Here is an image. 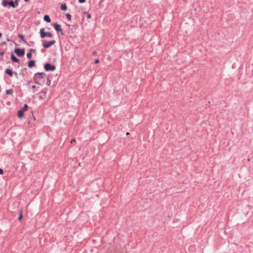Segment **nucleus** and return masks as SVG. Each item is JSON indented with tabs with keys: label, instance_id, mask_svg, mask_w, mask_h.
<instances>
[{
	"label": "nucleus",
	"instance_id": "f257e3e1",
	"mask_svg": "<svg viewBox=\"0 0 253 253\" xmlns=\"http://www.w3.org/2000/svg\"><path fill=\"white\" fill-rule=\"evenodd\" d=\"M46 78V75L43 72H38L34 74V80L35 82L39 84H43L44 82V79Z\"/></svg>",
	"mask_w": 253,
	"mask_h": 253
},
{
	"label": "nucleus",
	"instance_id": "f03ea898",
	"mask_svg": "<svg viewBox=\"0 0 253 253\" xmlns=\"http://www.w3.org/2000/svg\"><path fill=\"white\" fill-rule=\"evenodd\" d=\"M1 5L4 7L9 5L13 8H15L17 6L13 0L7 1V0H3Z\"/></svg>",
	"mask_w": 253,
	"mask_h": 253
},
{
	"label": "nucleus",
	"instance_id": "7ed1b4c3",
	"mask_svg": "<svg viewBox=\"0 0 253 253\" xmlns=\"http://www.w3.org/2000/svg\"><path fill=\"white\" fill-rule=\"evenodd\" d=\"M55 41L53 40L49 42H46V41H42V46L45 48H48L50 47L51 45H53L55 43Z\"/></svg>",
	"mask_w": 253,
	"mask_h": 253
},
{
	"label": "nucleus",
	"instance_id": "20e7f679",
	"mask_svg": "<svg viewBox=\"0 0 253 253\" xmlns=\"http://www.w3.org/2000/svg\"><path fill=\"white\" fill-rule=\"evenodd\" d=\"M44 68L47 71H53L55 70V66L54 65H51L49 63H46L44 64Z\"/></svg>",
	"mask_w": 253,
	"mask_h": 253
},
{
	"label": "nucleus",
	"instance_id": "39448f33",
	"mask_svg": "<svg viewBox=\"0 0 253 253\" xmlns=\"http://www.w3.org/2000/svg\"><path fill=\"white\" fill-rule=\"evenodd\" d=\"M15 52L16 53L17 56L19 57H22L25 54V49L24 48H15L14 50Z\"/></svg>",
	"mask_w": 253,
	"mask_h": 253
},
{
	"label": "nucleus",
	"instance_id": "423d86ee",
	"mask_svg": "<svg viewBox=\"0 0 253 253\" xmlns=\"http://www.w3.org/2000/svg\"><path fill=\"white\" fill-rule=\"evenodd\" d=\"M53 26H54V28L55 29V30L57 31V32H60V34L62 36H64V33L63 32V31H62V29L61 28V26L60 25L58 24H57V23H54L53 24Z\"/></svg>",
	"mask_w": 253,
	"mask_h": 253
},
{
	"label": "nucleus",
	"instance_id": "0eeeda50",
	"mask_svg": "<svg viewBox=\"0 0 253 253\" xmlns=\"http://www.w3.org/2000/svg\"><path fill=\"white\" fill-rule=\"evenodd\" d=\"M40 33L41 38L43 39L46 37V32H45L44 29L43 28L40 29Z\"/></svg>",
	"mask_w": 253,
	"mask_h": 253
},
{
	"label": "nucleus",
	"instance_id": "6e6552de",
	"mask_svg": "<svg viewBox=\"0 0 253 253\" xmlns=\"http://www.w3.org/2000/svg\"><path fill=\"white\" fill-rule=\"evenodd\" d=\"M35 61L34 60H32L29 61L28 63V66L29 68H32L35 66Z\"/></svg>",
	"mask_w": 253,
	"mask_h": 253
},
{
	"label": "nucleus",
	"instance_id": "1a4fd4ad",
	"mask_svg": "<svg viewBox=\"0 0 253 253\" xmlns=\"http://www.w3.org/2000/svg\"><path fill=\"white\" fill-rule=\"evenodd\" d=\"M5 73L8 75L10 77H12L13 75L12 70L10 69H6L5 70Z\"/></svg>",
	"mask_w": 253,
	"mask_h": 253
},
{
	"label": "nucleus",
	"instance_id": "9d476101",
	"mask_svg": "<svg viewBox=\"0 0 253 253\" xmlns=\"http://www.w3.org/2000/svg\"><path fill=\"white\" fill-rule=\"evenodd\" d=\"M11 59L14 62L19 63V60L16 57H15L13 53H12L11 55Z\"/></svg>",
	"mask_w": 253,
	"mask_h": 253
},
{
	"label": "nucleus",
	"instance_id": "9b49d317",
	"mask_svg": "<svg viewBox=\"0 0 253 253\" xmlns=\"http://www.w3.org/2000/svg\"><path fill=\"white\" fill-rule=\"evenodd\" d=\"M43 20L46 21V22H50L51 21L50 18L49 16L47 15H45L43 17Z\"/></svg>",
	"mask_w": 253,
	"mask_h": 253
},
{
	"label": "nucleus",
	"instance_id": "f8f14e48",
	"mask_svg": "<svg viewBox=\"0 0 253 253\" xmlns=\"http://www.w3.org/2000/svg\"><path fill=\"white\" fill-rule=\"evenodd\" d=\"M67 5L65 3L61 4V5H60V9L61 10L65 11L66 10H67Z\"/></svg>",
	"mask_w": 253,
	"mask_h": 253
},
{
	"label": "nucleus",
	"instance_id": "ddd939ff",
	"mask_svg": "<svg viewBox=\"0 0 253 253\" xmlns=\"http://www.w3.org/2000/svg\"><path fill=\"white\" fill-rule=\"evenodd\" d=\"M24 112L22 111L21 110L18 111V117L19 118H22L23 116Z\"/></svg>",
	"mask_w": 253,
	"mask_h": 253
},
{
	"label": "nucleus",
	"instance_id": "4468645a",
	"mask_svg": "<svg viewBox=\"0 0 253 253\" xmlns=\"http://www.w3.org/2000/svg\"><path fill=\"white\" fill-rule=\"evenodd\" d=\"M18 37L23 41V42L26 43V41L25 39L24 36L21 34L18 35Z\"/></svg>",
	"mask_w": 253,
	"mask_h": 253
},
{
	"label": "nucleus",
	"instance_id": "2eb2a0df",
	"mask_svg": "<svg viewBox=\"0 0 253 253\" xmlns=\"http://www.w3.org/2000/svg\"><path fill=\"white\" fill-rule=\"evenodd\" d=\"M13 93V90L12 89H9L6 90V94L7 95L12 94Z\"/></svg>",
	"mask_w": 253,
	"mask_h": 253
},
{
	"label": "nucleus",
	"instance_id": "dca6fc26",
	"mask_svg": "<svg viewBox=\"0 0 253 253\" xmlns=\"http://www.w3.org/2000/svg\"><path fill=\"white\" fill-rule=\"evenodd\" d=\"M28 107V106L27 104H25L24 105V106H23V107L22 108V109H21V110H22V111H23L24 112H25V111H26L27 110Z\"/></svg>",
	"mask_w": 253,
	"mask_h": 253
},
{
	"label": "nucleus",
	"instance_id": "f3484780",
	"mask_svg": "<svg viewBox=\"0 0 253 253\" xmlns=\"http://www.w3.org/2000/svg\"><path fill=\"white\" fill-rule=\"evenodd\" d=\"M46 37L51 38L53 37V35L50 32H46Z\"/></svg>",
	"mask_w": 253,
	"mask_h": 253
},
{
	"label": "nucleus",
	"instance_id": "a211bd4d",
	"mask_svg": "<svg viewBox=\"0 0 253 253\" xmlns=\"http://www.w3.org/2000/svg\"><path fill=\"white\" fill-rule=\"evenodd\" d=\"M66 16L67 18L69 20H70H70H71V17H72V16H71V15L70 14H69V13H67V14H66Z\"/></svg>",
	"mask_w": 253,
	"mask_h": 253
},
{
	"label": "nucleus",
	"instance_id": "6ab92c4d",
	"mask_svg": "<svg viewBox=\"0 0 253 253\" xmlns=\"http://www.w3.org/2000/svg\"><path fill=\"white\" fill-rule=\"evenodd\" d=\"M32 57V54L31 52H29L27 54V57L28 58V59H31Z\"/></svg>",
	"mask_w": 253,
	"mask_h": 253
},
{
	"label": "nucleus",
	"instance_id": "aec40b11",
	"mask_svg": "<svg viewBox=\"0 0 253 253\" xmlns=\"http://www.w3.org/2000/svg\"><path fill=\"white\" fill-rule=\"evenodd\" d=\"M47 79V83H46V84L48 85H49L50 84V82H51V81L50 80V79H49L48 77H47L46 78Z\"/></svg>",
	"mask_w": 253,
	"mask_h": 253
},
{
	"label": "nucleus",
	"instance_id": "412c9836",
	"mask_svg": "<svg viewBox=\"0 0 253 253\" xmlns=\"http://www.w3.org/2000/svg\"><path fill=\"white\" fill-rule=\"evenodd\" d=\"M22 217H23L22 213L21 211H20V214H19V216L18 217V220H20L22 218Z\"/></svg>",
	"mask_w": 253,
	"mask_h": 253
},
{
	"label": "nucleus",
	"instance_id": "4be33fe9",
	"mask_svg": "<svg viewBox=\"0 0 253 253\" xmlns=\"http://www.w3.org/2000/svg\"><path fill=\"white\" fill-rule=\"evenodd\" d=\"M36 52V49H33V48H31L30 49V52H31V53L33 52V53H35Z\"/></svg>",
	"mask_w": 253,
	"mask_h": 253
},
{
	"label": "nucleus",
	"instance_id": "5701e85b",
	"mask_svg": "<svg viewBox=\"0 0 253 253\" xmlns=\"http://www.w3.org/2000/svg\"><path fill=\"white\" fill-rule=\"evenodd\" d=\"M20 0H15L14 1V3L15 4H16V5L17 6L19 4V1Z\"/></svg>",
	"mask_w": 253,
	"mask_h": 253
},
{
	"label": "nucleus",
	"instance_id": "b1692460",
	"mask_svg": "<svg viewBox=\"0 0 253 253\" xmlns=\"http://www.w3.org/2000/svg\"><path fill=\"white\" fill-rule=\"evenodd\" d=\"M3 170L0 168V174L2 175L3 174Z\"/></svg>",
	"mask_w": 253,
	"mask_h": 253
},
{
	"label": "nucleus",
	"instance_id": "393cba45",
	"mask_svg": "<svg viewBox=\"0 0 253 253\" xmlns=\"http://www.w3.org/2000/svg\"><path fill=\"white\" fill-rule=\"evenodd\" d=\"M99 62V59H95V61H94V63L95 64H97Z\"/></svg>",
	"mask_w": 253,
	"mask_h": 253
},
{
	"label": "nucleus",
	"instance_id": "a878e982",
	"mask_svg": "<svg viewBox=\"0 0 253 253\" xmlns=\"http://www.w3.org/2000/svg\"><path fill=\"white\" fill-rule=\"evenodd\" d=\"M85 1V0H79L80 3H84Z\"/></svg>",
	"mask_w": 253,
	"mask_h": 253
},
{
	"label": "nucleus",
	"instance_id": "bb28decb",
	"mask_svg": "<svg viewBox=\"0 0 253 253\" xmlns=\"http://www.w3.org/2000/svg\"><path fill=\"white\" fill-rule=\"evenodd\" d=\"M6 44V42H2L1 43H0V45L1 46L3 45H5Z\"/></svg>",
	"mask_w": 253,
	"mask_h": 253
},
{
	"label": "nucleus",
	"instance_id": "cd10ccee",
	"mask_svg": "<svg viewBox=\"0 0 253 253\" xmlns=\"http://www.w3.org/2000/svg\"><path fill=\"white\" fill-rule=\"evenodd\" d=\"M4 51H0V55L1 56H3V55H4Z\"/></svg>",
	"mask_w": 253,
	"mask_h": 253
},
{
	"label": "nucleus",
	"instance_id": "c85d7f7f",
	"mask_svg": "<svg viewBox=\"0 0 253 253\" xmlns=\"http://www.w3.org/2000/svg\"><path fill=\"white\" fill-rule=\"evenodd\" d=\"M91 18V15L90 14H88L87 15V18L89 19Z\"/></svg>",
	"mask_w": 253,
	"mask_h": 253
},
{
	"label": "nucleus",
	"instance_id": "c756f323",
	"mask_svg": "<svg viewBox=\"0 0 253 253\" xmlns=\"http://www.w3.org/2000/svg\"><path fill=\"white\" fill-rule=\"evenodd\" d=\"M92 54L94 56H96L97 55V52L96 51H93Z\"/></svg>",
	"mask_w": 253,
	"mask_h": 253
},
{
	"label": "nucleus",
	"instance_id": "7c9ffc66",
	"mask_svg": "<svg viewBox=\"0 0 253 253\" xmlns=\"http://www.w3.org/2000/svg\"><path fill=\"white\" fill-rule=\"evenodd\" d=\"M13 74H14V75H15V76L16 77H17V76H18V74H17V72H14V73H13Z\"/></svg>",
	"mask_w": 253,
	"mask_h": 253
},
{
	"label": "nucleus",
	"instance_id": "2f4dec72",
	"mask_svg": "<svg viewBox=\"0 0 253 253\" xmlns=\"http://www.w3.org/2000/svg\"><path fill=\"white\" fill-rule=\"evenodd\" d=\"M41 92H43L44 94H46V92L45 91H42Z\"/></svg>",
	"mask_w": 253,
	"mask_h": 253
},
{
	"label": "nucleus",
	"instance_id": "473e14b6",
	"mask_svg": "<svg viewBox=\"0 0 253 253\" xmlns=\"http://www.w3.org/2000/svg\"><path fill=\"white\" fill-rule=\"evenodd\" d=\"M32 88H36V86L35 85H33L32 86Z\"/></svg>",
	"mask_w": 253,
	"mask_h": 253
},
{
	"label": "nucleus",
	"instance_id": "72a5a7b5",
	"mask_svg": "<svg viewBox=\"0 0 253 253\" xmlns=\"http://www.w3.org/2000/svg\"><path fill=\"white\" fill-rule=\"evenodd\" d=\"M30 0H24L26 2H28V1H29Z\"/></svg>",
	"mask_w": 253,
	"mask_h": 253
},
{
	"label": "nucleus",
	"instance_id": "f704fd0d",
	"mask_svg": "<svg viewBox=\"0 0 253 253\" xmlns=\"http://www.w3.org/2000/svg\"><path fill=\"white\" fill-rule=\"evenodd\" d=\"M1 36H2V34H1V33H0V38L1 37Z\"/></svg>",
	"mask_w": 253,
	"mask_h": 253
},
{
	"label": "nucleus",
	"instance_id": "c9c22d12",
	"mask_svg": "<svg viewBox=\"0 0 253 253\" xmlns=\"http://www.w3.org/2000/svg\"><path fill=\"white\" fill-rule=\"evenodd\" d=\"M7 40L8 41H10V40L8 39V38L7 39Z\"/></svg>",
	"mask_w": 253,
	"mask_h": 253
}]
</instances>
